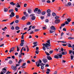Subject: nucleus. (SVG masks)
<instances>
[{
  "instance_id": "18",
  "label": "nucleus",
  "mask_w": 74,
  "mask_h": 74,
  "mask_svg": "<svg viewBox=\"0 0 74 74\" xmlns=\"http://www.w3.org/2000/svg\"><path fill=\"white\" fill-rule=\"evenodd\" d=\"M62 53L63 55H66L67 54V52L66 51L62 52Z\"/></svg>"
},
{
  "instance_id": "31",
  "label": "nucleus",
  "mask_w": 74,
  "mask_h": 74,
  "mask_svg": "<svg viewBox=\"0 0 74 74\" xmlns=\"http://www.w3.org/2000/svg\"><path fill=\"white\" fill-rule=\"evenodd\" d=\"M67 21L68 22H70V21H71V19L68 18H67Z\"/></svg>"
},
{
  "instance_id": "9",
  "label": "nucleus",
  "mask_w": 74,
  "mask_h": 74,
  "mask_svg": "<svg viewBox=\"0 0 74 74\" xmlns=\"http://www.w3.org/2000/svg\"><path fill=\"white\" fill-rule=\"evenodd\" d=\"M60 20H57L55 21V23L56 24H58V23L60 22Z\"/></svg>"
},
{
  "instance_id": "22",
  "label": "nucleus",
  "mask_w": 74,
  "mask_h": 74,
  "mask_svg": "<svg viewBox=\"0 0 74 74\" xmlns=\"http://www.w3.org/2000/svg\"><path fill=\"white\" fill-rule=\"evenodd\" d=\"M68 45V46L69 47H70V48H72V46L71 45V44H70L69 43H68L67 44Z\"/></svg>"
},
{
  "instance_id": "25",
  "label": "nucleus",
  "mask_w": 74,
  "mask_h": 74,
  "mask_svg": "<svg viewBox=\"0 0 74 74\" xmlns=\"http://www.w3.org/2000/svg\"><path fill=\"white\" fill-rule=\"evenodd\" d=\"M68 39L69 40H72L74 39V38L72 37H70L68 38Z\"/></svg>"
},
{
  "instance_id": "47",
  "label": "nucleus",
  "mask_w": 74,
  "mask_h": 74,
  "mask_svg": "<svg viewBox=\"0 0 74 74\" xmlns=\"http://www.w3.org/2000/svg\"><path fill=\"white\" fill-rule=\"evenodd\" d=\"M67 45V44H62V45L63 46H66Z\"/></svg>"
},
{
  "instance_id": "55",
  "label": "nucleus",
  "mask_w": 74,
  "mask_h": 74,
  "mask_svg": "<svg viewBox=\"0 0 74 74\" xmlns=\"http://www.w3.org/2000/svg\"><path fill=\"white\" fill-rule=\"evenodd\" d=\"M19 17V16L18 15H17L16 16V19L18 18Z\"/></svg>"
},
{
  "instance_id": "53",
  "label": "nucleus",
  "mask_w": 74,
  "mask_h": 74,
  "mask_svg": "<svg viewBox=\"0 0 74 74\" xmlns=\"http://www.w3.org/2000/svg\"><path fill=\"white\" fill-rule=\"evenodd\" d=\"M38 10V8H36L34 10V11H36L37 12V10Z\"/></svg>"
},
{
  "instance_id": "1",
  "label": "nucleus",
  "mask_w": 74,
  "mask_h": 74,
  "mask_svg": "<svg viewBox=\"0 0 74 74\" xmlns=\"http://www.w3.org/2000/svg\"><path fill=\"white\" fill-rule=\"evenodd\" d=\"M50 39L48 40L47 41V43L46 44L43 43L42 44L43 46H45L46 47V48L48 47H49L51 46V45L50 44Z\"/></svg>"
},
{
  "instance_id": "6",
  "label": "nucleus",
  "mask_w": 74,
  "mask_h": 74,
  "mask_svg": "<svg viewBox=\"0 0 74 74\" xmlns=\"http://www.w3.org/2000/svg\"><path fill=\"white\" fill-rule=\"evenodd\" d=\"M42 63V60H39V62H36V65L37 66V67H39L40 66V63Z\"/></svg>"
},
{
  "instance_id": "63",
  "label": "nucleus",
  "mask_w": 74,
  "mask_h": 74,
  "mask_svg": "<svg viewBox=\"0 0 74 74\" xmlns=\"http://www.w3.org/2000/svg\"><path fill=\"white\" fill-rule=\"evenodd\" d=\"M22 55L20 54L19 55H18V57L21 58L22 57Z\"/></svg>"
},
{
  "instance_id": "27",
  "label": "nucleus",
  "mask_w": 74,
  "mask_h": 74,
  "mask_svg": "<svg viewBox=\"0 0 74 74\" xmlns=\"http://www.w3.org/2000/svg\"><path fill=\"white\" fill-rule=\"evenodd\" d=\"M27 11L29 14H30L31 13V10L30 9H28V10H27Z\"/></svg>"
},
{
  "instance_id": "38",
  "label": "nucleus",
  "mask_w": 74,
  "mask_h": 74,
  "mask_svg": "<svg viewBox=\"0 0 74 74\" xmlns=\"http://www.w3.org/2000/svg\"><path fill=\"white\" fill-rule=\"evenodd\" d=\"M51 15V13H47V16H50Z\"/></svg>"
},
{
  "instance_id": "12",
  "label": "nucleus",
  "mask_w": 74,
  "mask_h": 74,
  "mask_svg": "<svg viewBox=\"0 0 74 74\" xmlns=\"http://www.w3.org/2000/svg\"><path fill=\"white\" fill-rule=\"evenodd\" d=\"M15 6L16 7L18 8L20 7V5H19V4L18 3H17L16 4Z\"/></svg>"
},
{
  "instance_id": "11",
  "label": "nucleus",
  "mask_w": 74,
  "mask_h": 74,
  "mask_svg": "<svg viewBox=\"0 0 74 74\" xmlns=\"http://www.w3.org/2000/svg\"><path fill=\"white\" fill-rule=\"evenodd\" d=\"M51 28L52 30H56V29L55 27L54 26H52L51 27Z\"/></svg>"
},
{
  "instance_id": "33",
  "label": "nucleus",
  "mask_w": 74,
  "mask_h": 74,
  "mask_svg": "<svg viewBox=\"0 0 74 74\" xmlns=\"http://www.w3.org/2000/svg\"><path fill=\"white\" fill-rule=\"evenodd\" d=\"M26 64V63L25 62L23 63V64L22 66H21V67H23V66H25Z\"/></svg>"
},
{
  "instance_id": "50",
  "label": "nucleus",
  "mask_w": 74,
  "mask_h": 74,
  "mask_svg": "<svg viewBox=\"0 0 74 74\" xmlns=\"http://www.w3.org/2000/svg\"><path fill=\"white\" fill-rule=\"evenodd\" d=\"M61 10V8L60 7H58V11H60Z\"/></svg>"
},
{
  "instance_id": "57",
  "label": "nucleus",
  "mask_w": 74,
  "mask_h": 74,
  "mask_svg": "<svg viewBox=\"0 0 74 74\" xmlns=\"http://www.w3.org/2000/svg\"><path fill=\"white\" fill-rule=\"evenodd\" d=\"M71 60H72V59H73V58H74V56H71Z\"/></svg>"
},
{
  "instance_id": "7",
  "label": "nucleus",
  "mask_w": 74,
  "mask_h": 74,
  "mask_svg": "<svg viewBox=\"0 0 74 74\" xmlns=\"http://www.w3.org/2000/svg\"><path fill=\"white\" fill-rule=\"evenodd\" d=\"M2 70V71H1V74H4L3 73H5L7 72L6 69L5 68H3Z\"/></svg>"
},
{
  "instance_id": "61",
  "label": "nucleus",
  "mask_w": 74,
  "mask_h": 74,
  "mask_svg": "<svg viewBox=\"0 0 74 74\" xmlns=\"http://www.w3.org/2000/svg\"><path fill=\"white\" fill-rule=\"evenodd\" d=\"M27 25H29L31 24V23H30V22H28L27 23Z\"/></svg>"
},
{
  "instance_id": "40",
  "label": "nucleus",
  "mask_w": 74,
  "mask_h": 74,
  "mask_svg": "<svg viewBox=\"0 0 74 74\" xmlns=\"http://www.w3.org/2000/svg\"><path fill=\"white\" fill-rule=\"evenodd\" d=\"M65 25H68L69 24V23L67 22V21H66L65 22Z\"/></svg>"
},
{
  "instance_id": "34",
  "label": "nucleus",
  "mask_w": 74,
  "mask_h": 74,
  "mask_svg": "<svg viewBox=\"0 0 74 74\" xmlns=\"http://www.w3.org/2000/svg\"><path fill=\"white\" fill-rule=\"evenodd\" d=\"M45 53H46V55H47L48 56L50 55V54H49V53L48 52H47L46 51H45Z\"/></svg>"
},
{
  "instance_id": "37",
  "label": "nucleus",
  "mask_w": 74,
  "mask_h": 74,
  "mask_svg": "<svg viewBox=\"0 0 74 74\" xmlns=\"http://www.w3.org/2000/svg\"><path fill=\"white\" fill-rule=\"evenodd\" d=\"M44 65H45V64H44L43 63H41L40 64V66H44Z\"/></svg>"
},
{
  "instance_id": "8",
  "label": "nucleus",
  "mask_w": 74,
  "mask_h": 74,
  "mask_svg": "<svg viewBox=\"0 0 74 74\" xmlns=\"http://www.w3.org/2000/svg\"><path fill=\"white\" fill-rule=\"evenodd\" d=\"M30 16H32L31 18L32 20H34L35 19H36V17L34 16V14H33L31 15H30Z\"/></svg>"
},
{
  "instance_id": "49",
  "label": "nucleus",
  "mask_w": 74,
  "mask_h": 74,
  "mask_svg": "<svg viewBox=\"0 0 74 74\" xmlns=\"http://www.w3.org/2000/svg\"><path fill=\"white\" fill-rule=\"evenodd\" d=\"M21 19H22V20H25V16H23L22 17V18H21Z\"/></svg>"
},
{
  "instance_id": "43",
  "label": "nucleus",
  "mask_w": 74,
  "mask_h": 74,
  "mask_svg": "<svg viewBox=\"0 0 74 74\" xmlns=\"http://www.w3.org/2000/svg\"><path fill=\"white\" fill-rule=\"evenodd\" d=\"M71 48L73 49V50L74 51V44L73 45Z\"/></svg>"
},
{
  "instance_id": "16",
  "label": "nucleus",
  "mask_w": 74,
  "mask_h": 74,
  "mask_svg": "<svg viewBox=\"0 0 74 74\" xmlns=\"http://www.w3.org/2000/svg\"><path fill=\"white\" fill-rule=\"evenodd\" d=\"M13 63V62L11 60H10L8 62V63L9 64H11Z\"/></svg>"
},
{
  "instance_id": "14",
  "label": "nucleus",
  "mask_w": 74,
  "mask_h": 74,
  "mask_svg": "<svg viewBox=\"0 0 74 74\" xmlns=\"http://www.w3.org/2000/svg\"><path fill=\"white\" fill-rule=\"evenodd\" d=\"M47 59L49 60H52V58L49 56H47Z\"/></svg>"
},
{
  "instance_id": "19",
  "label": "nucleus",
  "mask_w": 74,
  "mask_h": 74,
  "mask_svg": "<svg viewBox=\"0 0 74 74\" xmlns=\"http://www.w3.org/2000/svg\"><path fill=\"white\" fill-rule=\"evenodd\" d=\"M7 29V28L6 27H5V28H2V29L3 31L4 32L6 30V29Z\"/></svg>"
},
{
  "instance_id": "30",
  "label": "nucleus",
  "mask_w": 74,
  "mask_h": 74,
  "mask_svg": "<svg viewBox=\"0 0 74 74\" xmlns=\"http://www.w3.org/2000/svg\"><path fill=\"white\" fill-rule=\"evenodd\" d=\"M8 9L6 8H4V11H5V12H6L8 11Z\"/></svg>"
},
{
  "instance_id": "39",
  "label": "nucleus",
  "mask_w": 74,
  "mask_h": 74,
  "mask_svg": "<svg viewBox=\"0 0 74 74\" xmlns=\"http://www.w3.org/2000/svg\"><path fill=\"white\" fill-rule=\"evenodd\" d=\"M39 51L38 50H36V53L37 54H38L39 53Z\"/></svg>"
},
{
  "instance_id": "42",
  "label": "nucleus",
  "mask_w": 74,
  "mask_h": 74,
  "mask_svg": "<svg viewBox=\"0 0 74 74\" xmlns=\"http://www.w3.org/2000/svg\"><path fill=\"white\" fill-rule=\"evenodd\" d=\"M23 44H24V42L21 43V44H20V46H23Z\"/></svg>"
},
{
  "instance_id": "46",
  "label": "nucleus",
  "mask_w": 74,
  "mask_h": 74,
  "mask_svg": "<svg viewBox=\"0 0 74 74\" xmlns=\"http://www.w3.org/2000/svg\"><path fill=\"white\" fill-rule=\"evenodd\" d=\"M65 24L63 23L61 25V27H64V25H65Z\"/></svg>"
},
{
  "instance_id": "62",
  "label": "nucleus",
  "mask_w": 74,
  "mask_h": 74,
  "mask_svg": "<svg viewBox=\"0 0 74 74\" xmlns=\"http://www.w3.org/2000/svg\"><path fill=\"white\" fill-rule=\"evenodd\" d=\"M28 29L27 27H25V28H24V30H26Z\"/></svg>"
},
{
  "instance_id": "5",
  "label": "nucleus",
  "mask_w": 74,
  "mask_h": 74,
  "mask_svg": "<svg viewBox=\"0 0 74 74\" xmlns=\"http://www.w3.org/2000/svg\"><path fill=\"white\" fill-rule=\"evenodd\" d=\"M65 3H64V4H65V6L66 7H68L69 6H70L71 5V3L70 2H69L67 3V4H66V3H67V1L66 0H65Z\"/></svg>"
},
{
  "instance_id": "56",
  "label": "nucleus",
  "mask_w": 74,
  "mask_h": 74,
  "mask_svg": "<svg viewBox=\"0 0 74 74\" xmlns=\"http://www.w3.org/2000/svg\"><path fill=\"white\" fill-rule=\"evenodd\" d=\"M41 1L42 2V3H44L46 2V0H42Z\"/></svg>"
},
{
  "instance_id": "20",
  "label": "nucleus",
  "mask_w": 74,
  "mask_h": 74,
  "mask_svg": "<svg viewBox=\"0 0 74 74\" xmlns=\"http://www.w3.org/2000/svg\"><path fill=\"white\" fill-rule=\"evenodd\" d=\"M51 11L50 9L48 10L47 11V13H51Z\"/></svg>"
},
{
  "instance_id": "54",
  "label": "nucleus",
  "mask_w": 74,
  "mask_h": 74,
  "mask_svg": "<svg viewBox=\"0 0 74 74\" xmlns=\"http://www.w3.org/2000/svg\"><path fill=\"white\" fill-rule=\"evenodd\" d=\"M15 11L16 12H18V9L17 8H15Z\"/></svg>"
},
{
  "instance_id": "32",
  "label": "nucleus",
  "mask_w": 74,
  "mask_h": 74,
  "mask_svg": "<svg viewBox=\"0 0 74 74\" xmlns=\"http://www.w3.org/2000/svg\"><path fill=\"white\" fill-rule=\"evenodd\" d=\"M34 34V31H30V34Z\"/></svg>"
},
{
  "instance_id": "51",
  "label": "nucleus",
  "mask_w": 74,
  "mask_h": 74,
  "mask_svg": "<svg viewBox=\"0 0 74 74\" xmlns=\"http://www.w3.org/2000/svg\"><path fill=\"white\" fill-rule=\"evenodd\" d=\"M45 17L44 16H41L40 17V19L42 20H43Z\"/></svg>"
},
{
  "instance_id": "21",
  "label": "nucleus",
  "mask_w": 74,
  "mask_h": 74,
  "mask_svg": "<svg viewBox=\"0 0 74 74\" xmlns=\"http://www.w3.org/2000/svg\"><path fill=\"white\" fill-rule=\"evenodd\" d=\"M61 51H59V52H61V51H62V52H63V51H65L66 50L65 49L64 50L63 48H61Z\"/></svg>"
},
{
  "instance_id": "13",
  "label": "nucleus",
  "mask_w": 74,
  "mask_h": 74,
  "mask_svg": "<svg viewBox=\"0 0 74 74\" xmlns=\"http://www.w3.org/2000/svg\"><path fill=\"white\" fill-rule=\"evenodd\" d=\"M44 63H46L47 61V60L46 59H44L42 60Z\"/></svg>"
},
{
  "instance_id": "58",
  "label": "nucleus",
  "mask_w": 74,
  "mask_h": 74,
  "mask_svg": "<svg viewBox=\"0 0 74 74\" xmlns=\"http://www.w3.org/2000/svg\"><path fill=\"white\" fill-rule=\"evenodd\" d=\"M18 22L19 21L18 20H16V21H15V23H18Z\"/></svg>"
},
{
  "instance_id": "64",
  "label": "nucleus",
  "mask_w": 74,
  "mask_h": 74,
  "mask_svg": "<svg viewBox=\"0 0 74 74\" xmlns=\"http://www.w3.org/2000/svg\"><path fill=\"white\" fill-rule=\"evenodd\" d=\"M26 6H27V4H24V7H26Z\"/></svg>"
},
{
  "instance_id": "52",
  "label": "nucleus",
  "mask_w": 74,
  "mask_h": 74,
  "mask_svg": "<svg viewBox=\"0 0 74 74\" xmlns=\"http://www.w3.org/2000/svg\"><path fill=\"white\" fill-rule=\"evenodd\" d=\"M63 30L64 31H65V32H66V29L65 28H63Z\"/></svg>"
},
{
  "instance_id": "36",
  "label": "nucleus",
  "mask_w": 74,
  "mask_h": 74,
  "mask_svg": "<svg viewBox=\"0 0 74 74\" xmlns=\"http://www.w3.org/2000/svg\"><path fill=\"white\" fill-rule=\"evenodd\" d=\"M52 15L53 16H55L56 15V14L54 12H53L52 13Z\"/></svg>"
},
{
  "instance_id": "2",
  "label": "nucleus",
  "mask_w": 74,
  "mask_h": 74,
  "mask_svg": "<svg viewBox=\"0 0 74 74\" xmlns=\"http://www.w3.org/2000/svg\"><path fill=\"white\" fill-rule=\"evenodd\" d=\"M62 56V55L61 53L58 54L57 55H55L54 56V58H56L57 59H58L59 58H61Z\"/></svg>"
},
{
  "instance_id": "26",
  "label": "nucleus",
  "mask_w": 74,
  "mask_h": 74,
  "mask_svg": "<svg viewBox=\"0 0 74 74\" xmlns=\"http://www.w3.org/2000/svg\"><path fill=\"white\" fill-rule=\"evenodd\" d=\"M46 14V12L45 11H44L41 12V14L42 15H44L45 14Z\"/></svg>"
},
{
  "instance_id": "24",
  "label": "nucleus",
  "mask_w": 74,
  "mask_h": 74,
  "mask_svg": "<svg viewBox=\"0 0 74 74\" xmlns=\"http://www.w3.org/2000/svg\"><path fill=\"white\" fill-rule=\"evenodd\" d=\"M10 3L11 5H14L16 4L15 3H14L13 2H10Z\"/></svg>"
},
{
  "instance_id": "15",
  "label": "nucleus",
  "mask_w": 74,
  "mask_h": 74,
  "mask_svg": "<svg viewBox=\"0 0 74 74\" xmlns=\"http://www.w3.org/2000/svg\"><path fill=\"white\" fill-rule=\"evenodd\" d=\"M66 15L67 14H64L62 16V17L63 18H65L66 17Z\"/></svg>"
},
{
  "instance_id": "29",
  "label": "nucleus",
  "mask_w": 74,
  "mask_h": 74,
  "mask_svg": "<svg viewBox=\"0 0 74 74\" xmlns=\"http://www.w3.org/2000/svg\"><path fill=\"white\" fill-rule=\"evenodd\" d=\"M46 47L45 46H43V48H43V50L44 51H45V50H46V48L45 47Z\"/></svg>"
},
{
  "instance_id": "28",
  "label": "nucleus",
  "mask_w": 74,
  "mask_h": 74,
  "mask_svg": "<svg viewBox=\"0 0 74 74\" xmlns=\"http://www.w3.org/2000/svg\"><path fill=\"white\" fill-rule=\"evenodd\" d=\"M19 29V28L18 26H16L15 27V29L16 30H18Z\"/></svg>"
},
{
  "instance_id": "17",
  "label": "nucleus",
  "mask_w": 74,
  "mask_h": 74,
  "mask_svg": "<svg viewBox=\"0 0 74 74\" xmlns=\"http://www.w3.org/2000/svg\"><path fill=\"white\" fill-rule=\"evenodd\" d=\"M41 12L40 10V9H38V12H37V13L38 14H40Z\"/></svg>"
},
{
  "instance_id": "60",
  "label": "nucleus",
  "mask_w": 74,
  "mask_h": 74,
  "mask_svg": "<svg viewBox=\"0 0 74 74\" xmlns=\"http://www.w3.org/2000/svg\"><path fill=\"white\" fill-rule=\"evenodd\" d=\"M47 3H51V1L49 0H48L47 1Z\"/></svg>"
},
{
  "instance_id": "41",
  "label": "nucleus",
  "mask_w": 74,
  "mask_h": 74,
  "mask_svg": "<svg viewBox=\"0 0 74 74\" xmlns=\"http://www.w3.org/2000/svg\"><path fill=\"white\" fill-rule=\"evenodd\" d=\"M59 18H60L59 17V16H56V17H55V19H58Z\"/></svg>"
},
{
  "instance_id": "10",
  "label": "nucleus",
  "mask_w": 74,
  "mask_h": 74,
  "mask_svg": "<svg viewBox=\"0 0 74 74\" xmlns=\"http://www.w3.org/2000/svg\"><path fill=\"white\" fill-rule=\"evenodd\" d=\"M14 47H12V48H11V50H10V53H11L13 51H14Z\"/></svg>"
},
{
  "instance_id": "48",
  "label": "nucleus",
  "mask_w": 74,
  "mask_h": 74,
  "mask_svg": "<svg viewBox=\"0 0 74 74\" xmlns=\"http://www.w3.org/2000/svg\"><path fill=\"white\" fill-rule=\"evenodd\" d=\"M47 71L48 72H51V70L49 69H47Z\"/></svg>"
},
{
  "instance_id": "23",
  "label": "nucleus",
  "mask_w": 74,
  "mask_h": 74,
  "mask_svg": "<svg viewBox=\"0 0 74 74\" xmlns=\"http://www.w3.org/2000/svg\"><path fill=\"white\" fill-rule=\"evenodd\" d=\"M32 25H30L28 29V30L27 31V32H28L29 31L31 30V27H32Z\"/></svg>"
},
{
  "instance_id": "59",
  "label": "nucleus",
  "mask_w": 74,
  "mask_h": 74,
  "mask_svg": "<svg viewBox=\"0 0 74 74\" xmlns=\"http://www.w3.org/2000/svg\"><path fill=\"white\" fill-rule=\"evenodd\" d=\"M21 39H24V36L22 35V36L21 37Z\"/></svg>"
},
{
  "instance_id": "4",
  "label": "nucleus",
  "mask_w": 74,
  "mask_h": 74,
  "mask_svg": "<svg viewBox=\"0 0 74 74\" xmlns=\"http://www.w3.org/2000/svg\"><path fill=\"white\" fill-rule=\"evenodd\" d=\"M20 64H16V66H14L12 65L11 66V68L12 70H13L14 71H16L17 70L16 67L18 66H19Z\"/></svg>"
},
{
  "instance_id": "45",
  "label": "nucleus",
  "mask_w": 74,
  "mask_h": 74,
  "mask_svg": "<svg viewBox=\"0 0 74 74\" xmlns=\"http://www.w3.org/2000/svg\"><path fill=\"white\" fill-rule=\"evenodd\" d=\"M22 62V60L21 59H20V60H19V61H18V64H20V63L21 62Z\"/></svg>"
},
{
  "instance_id": "35",
  "label": "nucleus",
  "mask_w": 74,
  "mask_h": 74,
  "mask_svg": "<svg viewBox=\"0 0 74 74\" xmlns=\"http://www.w3.org/2000/svg\"><path fill=\"white\" fill-rule=\"evenodd\" d=\"M46 26V27H42V28H43V30H45L47 29Z\"/></svg>"
},
{
  "instance_id": "3",
  "label": "nucleus",
  "mask_w": 74,
  "mask_h": 74,
  "mask_svg": "<svg viewBox=\"0 0 74 74\" xmlns=\"http://www.w3.org/2000/svg\"><path fill=\"white\" fill-rule=\"evenodd\" d=\"M13 11L14 10L13 9L10 10L9 11V13L11 12V14L10 15V16L11 18L14 16V12H13Z\"/></svg>"
},
{
  "instance_id": "44",
  "label": "nucleus",
  "mask_w": 74,
  "mask_h": 74,
  "mask_svg": "<svg viewBox=\"0 0 74 74\" xmlns=\"http://www.w3.org/2000/svg\"><path fill=\"white\" fill-rule=\"evenodd\" d=\"M53 52V50L50 51H49V53H50V54L52 53Z\"/></svg>"
}]
</instances>
